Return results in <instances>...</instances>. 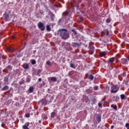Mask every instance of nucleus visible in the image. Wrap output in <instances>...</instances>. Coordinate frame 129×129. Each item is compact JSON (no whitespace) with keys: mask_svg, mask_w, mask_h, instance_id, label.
Wrapping results in <instances>:
<instances>
[{"mask_svg":"<svg viewBox=\"0 0 129 129\" xmlns=\"http://www.w3.org/2000/svg\"><path fill=\"white\" fill-rule=\"evenodd\" d=\"M58 34L60 36L61 39H63L64 40L68 39L70 37L69 32H68L67 29H60L58 30Z\"/></svg>","mask_w":129,"mask_h":129,"instance_id":"obj_1","label":"nucleus"},{"mask_svg":"<svg viewBox=\"0 0 129 129\" xmlns=\"http://www.w3.org/2000/svg\"><path fill=\"white\" fill-rule=\"evenodd\" d=\"M70 19H72V17H71V12L67 11L63 14L62 19H60L59 22H61L62 20H64V21L67 23L66 21H68L69 20H70Z\"/></svg>","mask_w":129,"mask_h":129,"instance_id":"obj_2","label":"nucleus"},{"mask_svg":"<svg viewBox=\"0 0 129 129\" xmlns=\"http://www.w3.org/2000/svg\"><path fill=\"white\" fill-rule=\"evenodd\" d=\"M119 88L116 85H114L111 87L110 92L111 93H116L118 91Z\"/></svg>","mask_w":129,"mask_h":129,"instance_id":"obj_3","label":"nucleus"},{"mask_svg":"<svg viewBox=\"0 0 129 129\" xmlns=\"http://www.w3.org/2000/svg\"><path fill=\"white\" fill-rule=\"evenodd\" d=\"M38 27L41 31H44V30H45V26H44V24L42 22H39L38 24Z\"/></svg>","mask_w":129,"mask_h":129,"instance_id":"obj_4","label":"nucleus"},{"mask_svg":"<svg viewBox=\"0 0 129 129\" xmlns=\"http://www.w3.org/2000/svg\"><path fill=\"white\" fill-rule=\"evenodd\" d=\"M121 62L124 65H126V64L128 63L127 59H126V58H122L121 59Z\"/></svg>","mask_w":129,"mask_h":129,"instance_id":"obj_5","label":"nucleus"},{"mask_svg":"<svg viewBox=\"0 0 129 129\" xmlns=\"http://www.w3.org/2000/svg\"><path fill=\"white\" fill-rule=\"evenodd\" d=\"M30 125V123L29 122H26L25 123V124L23 126V129H30L29 128V126Z\"/></svg>","mask_w":129,"mask_h":129,"instance_id":"obj_6","label":"nucleus"},{"mask_svg":"<svg viewBox=\"0 0 129 129\" xmlns=\"http://www.w3.org/2000/svg\"><path fill=\"white\" fill-rule=\"evenodd\" d=\"M115 57H112V58H110L109 59V61L108 62L109 63H113V62H114V60H115Z\"/></svg>","mask_w":129,"mask_h":129,"instance_id":"obj_7","label":"nucleus"},{"mask_svg":"<svg viewBox=\"0 0 129 129\" xmlns=\"http://www.w3.org/2000/svg\"><path fill=\"white\" fill-rule=\"evenodd\" d=\"M22 67H23L24 69H29V64H28V63H24L23 64Z\"/></svg>","mask_w":129,"mask_h":129,"instance_id":"obj_8","label":"nucleus"},{"mask_svg":"<svg viewBox=\"0 0 129 129\" xmlns=\"http://www.w3.org/2000/svg\"><path fill=\"white\" fill-rule=\"evenodd\" d=\"M9 87L8 86H5L1 90L2 91H5L6 90H8L9 89Z\"/></svg>","mask_w":129,"mask_h":129,"instance_id":"obj_9","label":"nucleus"},{"mask_svg":"<svg viewBox=\"0 0 129 129\" xmlns=\"http://www.w3.org/2000/svg\"><path fill=\"white\" fill-rule=\"evenodd\" d=\"M50 80L51 81H53V82H56V81H57V78H56L55 77H51Z\"/></svg>","mask_w":129,"mask_h":129,"instance_id":"obj_10","label":"nucleus"},{"mask_svg":"<svg viewBox=\"0 0 129 129\" xmlns=\"http://www.w3.org/2000/svg\"><path fill=\"white\" fill-rule=\"evenodd\" d=\"M106 52L105 51H103L100 53V57H103V56H105Z\"/></svg>","mask_w":129,"mask_h":129,"instance_id":"obj_11","label":"nucleus"},{"mask_svg":"<svg viewBox=\"0 0 129 129\" xmlns=\"http://www.w3.org/2000/svg\"><path fill=\"white\" fill-rule=\"evenodd\" d=\"M28 91L30 93H32L33 91H34V87H30L28 90Z\"/></svg>","mask_w":129,"mask_h":129,"instance_id":"obj_12","label":"nucleus"},{"mask_svg":"<svg viewBox=\"0 0 129 129\" xmlns=\"http://www.w3.org/2000/svg\"><path fill=\"white\" fill-rule=\"evenodd\" d=\"M111 107H112V108H113V109L115 110L117 109V106H116V105L112 104L111 105Z\"/></svg>","mask_w":129,"mask_h":129,"instance_id":"obj_13","label":"nucleus"},{"mask_svg":"<svg viewBox=\"0 0 129 129\" xmlns=\"http://www.w3.org/2000/svg\"><path fill=\"white\" fill-rule=\"evenodd\" d=\"M56 115V113L55 112H52L51 113V117L52 118H54V117H55V116Z\"/></svg>","mask_w":129,"mask_h":129,"instance_id":"obj_14","label":"nucleus"},{"mask_svg":"<svg viewBox=\"0 0 129 129\" xmlns=\"http://www.w3.org/2000/svg\"><path fill=\"white\" fill-rule=\"evenodd\" d=\"M73 46L74 47H79V44L78 43L74 42L73 43Z\"/></svg>","mask_w":129,"mask_h":129,"instance_id":"obj_15","label":"nucleus"},{"mask_svg":"<svg viewBox=\"0 0 129 129\" xmlns=\"http://www.w3.org/2000/svg\"><path fill=\"white\" fill-rule=\"evenodd\" d=\"M121 99H125V95L124 94L120 95Z\"/></svg>","mask_w":129,"mask_h":129,"instance_id":"obj_16","label":"nucleus"},{"mask_svg":"<svg viewBox=\"0 0 129 129\" xmlns=\"http://www.w3.org/2000/svg\"><path fill=\"white\" fill-rule=\"evenodd\" d=\"M46 30L48 32H50V31H51V28L50 27V26H49V25L46 26Z\"/></svg>","mask_w":129,"mask_h":129,"instance_id":"obj_17","label":"nucleus"},{"mask_svg":"<svg viewBox=\"0 0 129 129\" xmlns=\"http://www.w3.org/2000/svg\"><path fill=\"white\" fill-rule=\"evenodd\" d=\"M5 19L6 21H8V19H9V15L8 14H5Z\"/></svg>","mask_w":129,"mask_h":129,"instance_id":"obj_18","label":"nucleus"},{"mask_svg":"<svg viewBox=\"0 0 129 129\" xmlns=\"http://www.w3.org/2000/svg\"><path fill=\"white\" fill-rule=\"evenodd\" d=\"M93 78H94V77L93 75H90L89 76V79H90V80H93Z\"/></svg>","mask_w":129,"mask_h":129,"instance_id":"obj_19","label":"nucleus"},{"mask_svg":"<svg viewBox=\"0 0 129 129\" xmlns=\"http://www.w3.org/2000/svg\"><path fill=\"white\" fill-rule=\"evenodd\" d=\"M97 121H98L99 122H100V121H101V117H100V116H99L97 117Z\"/></svg>","mask_w":129,"mask_h":129,"instance_id":"obj_20","label":"nucleus"},{"mask_svg":"<svg viewBox=\"0 0 129 129\" xmlns=\"http://www.w3.org/2000/svg\"><path fill=\"white\" fill-rule=\"evenodd\" d=\"M70 65H71V67L72 68H74V69H75L76 67H75V64L71 63Z\"/></svg>","mask_w":129,"mask_h":129,"instance_id":"obj_21","label":"nucleus"},{"mask_svg":"<svg viewBox=\"0 0 129 129\" xmlns=\"http://www.w3.org/2000/svg\"><path fill=\"white\" fill-rule=\"evenodd\" d=\"M31 64H32V65H35V64H36V60L35 59H33L31 61Z\"/></svg>","mask_w":129,"mask_h":129,"instance_id":"obj_22","label":"nucleus"},{"mask_svg":"<svg viewBox=\"0 0 129 129\" xmlns=\"http://www.w3.org/2000/svg\"><path fill=\"white\" fill-rule=\"evenodd\" d=\"M9 52H13L14 51V49L13 48H8Z\"/></svg>","mask_w":129,"mask_h":129,"instance_id":"obj_23","label":"nucleus"},{"mask_svg":"<svg viewBox=\"0 0 129 129\" xmlns=\"http://www.w3.org/2000/svg\"><path fill=\"white\" fill-rule=\"evenodd\" d=\"M7 69H9V70H12V69H13V68L11 66H8L7 67Z\"/></svg>","mask_w":129,"mask_h":129,"instance_id":"obj_24","label":"nucleus"},{"mask_svg":"<svg viewBox=\"0 0 129 129\" xmlns=\"http://www.w3.org/2000/svg\"><path fill=\"white\" fill-rule=\"evenodd\" d=\"M72 32H73L75 35H76V34H77V32L76 31V30L73 29L72 30Z\"/></svg>","mask_w":129,"mask_h":129,"instance_id":"obj_25","label":"nucleus"},{"mask_svg":"<svg viewBox=\"0 0 129 129\" xmlns=\"http://www.w3.org/2000/svg\"><path fill=\"white\" fill-rule=\"evenodd\" d=\"M106 23H110V19L108 18L106 20Z\"/></svg>","mask_w":129,"mask_h":129,"instance_id":"obj_26","label":"nucleus"},{"mask_svg":"<svg viewBox=\"0 0 129 129\" xmlns=\"http://www.w3.org/2000/svg\"><path fill=\"white\" fill-rule=\"evenodd\" d=\"M46 64L47 65H51V62H50V61L48 60L46 61Z\"/></svg>","mask_w":129,"mask_h":129,"instance_id":"obj_27","label":"nucleus"},{"mask_svg":"<svg viewBox=\"0 0 129 129\" xmlns=\"http://www.w3.org/2000/svg\"><path fill=\"white\" fill-rule=\"evenodd\" d=\"M30 113H26V114H25V116H26V117H30Z\"/></svg>","mask_w":129,"mask_h":129,"instance_id":"obj_28","label":"nucleus"},{"mask_svg":"<svg viewBox=\"0 0 129 129\" xmlns=\"http://www.w3.org/2000/svg\"><path fill=\"white\" fill-rule=\"evenodd\" d=\"M125 126L127 129H129V123H127L125 124Z\"/></svg>","mask_w":129,"mask_h":129,"instance_id":"obj_29","label":"nucleus"},{"mask_svg":"<svg viewBox=\"0 0 129 129\" xmlns=\"http://www.w3.org/2000/svg\"><path fill=\"white\" fill-rule=\"evenodd\" d=\"M94 90H98V86H95L94 87Z\"/></svg>","mask_w":129,"mask_h":129,"instance_id":"obj_30","label":"nucleus"},{"mask_svg":"<svg viewBox=\"0 0 129 129\" xmlns=\"http://www.w3.org/2000/svg\"><path fill=\"white\" fill-rule=\"evenodd\" d=\"M30 81H31V79L30 78H27L26 82L29 83Z\"/></svg>","mask_w":129,"mask_h":129,"instance_id":"obj_31","label":"nucleus"},{"mask_svg":"<svg viewBox=\"0 0 129 129\" xmlns=\"http://www.w3.org/2000/svg\"><path fill=\"white\" fill-rule=\"evenodd\" d=\"M74 3H75L74 1H73V0L71 2V5L72 6H73V5H74Z\"/></svg>","mask_w":129,"mask_h":129,"instance_id":"obj_32","label":"nucleus"},{"mask_svg":"<svg viewBox=\"0 0 129 129\" xmlns=\"http://www.w3.org/2000/svg\"><path fill=\"white\" fill-rule=\"evenodd\" d=\"M98 106H99V107H101V106H102V104H101V103H98Z\"/></svg>","mask_w":129,"mask_h":129,"instance_id":"obj_33","label":"nucleus"},{"mask_svg":"<svg viewBox=\"0 0 129 129\" xmlns=\"http://www.w3.org/2000/svg\"><path fill=\"white\" fill-rule=\"evenodd\" d=\"M41 70H37V73H38V74H39V73H41Z\"/></svg>","mask_w":129,"mask_h":129,"instance_id":"obj_34","label":"nucleus"},{"mask_svg":"<svg viewBox=\"0 0 129 129\" xmlns=\"http://www.w3.org/2000/svg\"><path fill=\"white\" fill-rule=\"evenodd\" d=\"M107 33H106V35L107 36H108V35H109V32H108V30H107Z\"/></svg>","mask_w":129,"mask_h":129,"instance_id":"obj_35","label":"nucleus"},{"mask_svg":"<svg viewBox=\"0 0 129 129\" xmlns=\"http://www.w3.org/2000/svg\"><path fill=\"white\" fill-rule=\"evenodd\" d=\"M38 81H39V82H41V81H42V79L39 78V79H38Z\"/></svg>","mask_w":129,"mask_h":129,"instance_id":"obj_36","label":"nucleus"},{"mask_svg":"<svg viewBox=\"0 0 129 129\" xmlns=\"http://www.w3.org/2000/svg\"><path fill=\"white\" fill-rule=\"evenodd\" d=\"M113 127H114V126H113V125L111 126V128H113Z\"/></svg>","mask_w":129,"mask_h":129,"instance_id":"obj_37","label":"nucleus"},{"mask_svg":"<svg viewBox=\"0 0 129 129\" xmlns=\"http://www.w3.org/2000/svg\"><path fill=\"white\" fill-rule=\"evenodd\" d=\"M4 123H2L1 125V126H2V127L4 126Z\"/></svg>","mask_w":129,"mask_h":129,"instance_id":"obj_38","label":"nucleus"},{"mask_svg":"<svg viewBox=\"0 0 129 129\" xmlns=\"http://www.w3.org/2000/svg\"><path fill=\"white\" fill-rule=\"evenodd\" d=\"M127 58L128 59V61H129V56H128Z\"/></svg>","mask_w":129,"mask_h":129,"instance_id":"obj_39","label":"nucleus"},{"mask_svg":"<svg viewBox=\"0 0 129 129\" xmlns=\"http://www.w3.org/2000/svg\"><path fill=\"white\" fill-rule=\"evenodd\" d=\"M5 81H8V79H5Z\"/></svg>","mask_w":129,"mask_h":129,"instance_id":"obj_40","label":"nucleus"},{"mask_svg":"<svg viewBox=\"0 0 129 129\" xmlns=\"http://www.w3.org/2000/svg\"><path fill=\"white\" fill-rule=\"evenodd\" d=\"M1 83H0V88H2V86L1 85Z\"/></svg>","mask_w":129,"mask_h":129,"instance_id":"obj_41","label":"nucleus"},{"mask_svg":"<svg viewBox=\"0 0 129 129\" xmlns=\"http://www.w3.org/2000/svg\"><path fill=\"white\" fill-rule=\"evenodd\" d=\"M42 102H43V101H42V100H41V101H40V102H41V103H42Z\"/></svg>","mask_w":129,"mask_h":129,"instance_id":"obj_42","label":"nucleus"},{"mask_svg":"<svg viewBox=\"0 0 129 129\" xmlns=\"http://www.w3.org/2000/svg\"><path fill=\"white\" fill-rule=\"evenodd\" d=\"M77 1H78V2H80V0H77Z\"/></svg>","mask_w":129,"mask_h":129,"instance_id":"obj_43","label":"nucleus"},{"mask_svg":"<svg viewBox=\"0 0 129 129\" xmlns=\"http://www.w3.org/2000/svg\"><path fill=\"white\" fill-rule=\"evenodd\" d=\"M30 1H31V0H27L28 2H30Z\"/></svg>","mask_w":129,"mask_h":129,"instance_id":"obj_44","label":"nucleus"},{"mask_svg":"<svg viewBox=\"0 0 129 129\" xmlns=\"http://www.w3.org/2000/svg\"><path fill=\"white\" fill-rule=\"evenodd\" d=\"M13 38H15V36H13Z\"/></svg>","mask_w":129,"mask_h":129,"instance_id":"obj_45","label":"nucleus"},{"mask_svg":"<svg viewBox=\"0 0 129 129\" xmlns=\"http://www.w3.org/2000/svg\"><path fill=\"white\" fill-rule=\"evenodd\" d=\"M36 75H38V74H37Z\"/></svg>","mask_w":129,"mask_h":129,"instance_id":"obj_46","label":"nucleus"},{"mask_svg":"<svg viewBox=\"0 0 129 129\" xmlns=\"http://www.w3.org/2000/svg\"><path fill=\"white\" fill-rule=\"evenodd\" d=\"M128 90H129V88L128 89Z\"/></svg>","mask_w":129,"mask_h":129,"instance_id":"obj_47","label":"nucleus"}]
</instances>
